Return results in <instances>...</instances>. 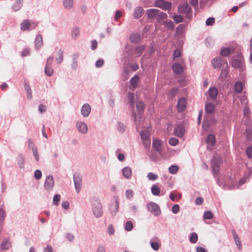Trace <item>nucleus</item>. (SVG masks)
<instances>
[{
  "instance_id": "35",
  "label": "nucleus",
  "mask_w": 252,
  "mask_h": 252,
  "mask_svg": "<svg viewBox=\"0 0 252 252\" xmlns=\"http://www.w3.org/2000/svg\"><path fill=\"white\" fill-rule=\"evenodd\" d=\"M130 40L134 43H137L140 41V36L138 33H133L131 34Z\"/></svg>"
},
{
  "instance_id": "39",
  "label": "nucleus",
  "mask_w": 252,
  "mask_h": 252,
  "mask_svg": "<svg viewBox=\"0 0 252 252\" xmlns=\"http://www.w3.org/2000/svg\"><path fill=\"white\" fill-rule=\"evenodd\" d=\"M24 88L27 92V96L30 99L32 97V90L31 89L29 84L26 82H24Z\"/></svg>"
},
{
  "instance_id": "17",
  "label": "nucleus",
  "mask_w": 252,
  "mask_h": 252,
  "mask_svg": "<svg viewBox=\"0 0 252 252\" xmlns=\"http://www.w3.org/2000/svg\"><path fill=\"white\" fill-rule=\"evenodd\" d=\"M174 134L178 137H182L185 133L184 126L181 125H177L174 130Z\"/></svg>"
},
{
  "instance_id": "46",
  "label": "nucleus",
  "mask_w": 252,
  "mask_h": 252,
  "mask_svg": "<svg viewBox=\"0 0 252 252\" xmlns=\"http://www.w3.org/2000/svg\"><path fill=\"white\" fill-rule=\"evenodd\" d=\"M45 73L48 76H51L54 72V70L52 66H45Z\"/></svg>"
},
{
  "instance_id": "50",
  "label": "nucleus",
  "mask_w": 252,
  "mask_h": 252,
  "mask_svg": "<svg viewBox=\"0 0 252 252\" xmlns=\"http://www.w3.org/2000/svg\"><path fill=\"white\" fill-rule=\"evenodd\" d=\"M169 144L173 146L177 145L179 143V140L175 137H171L169 139Z\"/></svg>"
},
{
  "instance_id": "51",
  "label": "nucleus",
  "mask_w": 252,
  "mask_h": 252,
  "mask_svg": "<svg viewBox=\"0 0 252 252\" xmlns=\"http://www.w3.org/2000/svg\"><path fill=\"white\" fill-rule=\"evenodd\" d=\"M213 213L211 211H208L204 212L203 217L206 220H209L213 219Z\"/></svg>"
},
{
  "instance_id": "44",
  "label": "nucleus",
  "mask_w": 252,
  "mask_h": 252,
  "mask_svg": "<svg viewBox=\"0 0 252 252\" xmlns=\"http://www.w3.org/2000/svg\"><path fill=\"white\" fill-rule=\"evenodd\" d=\"M58 54L59 57L56 58V61L58 64H60L63 61V52L62 49H60L59 50Z\"/></svg>"
},
{
  "instance_id": "4",
  "label": "nucleus",
  "mask_w": 252,
  "mask_h": 252,
  "mask_svg": "<svg viewBox=\"0 0 252 252\" xmlns=\"http://www.w3.org/2000/svg\"><path fill=\"white\" fill-rule=\"evenodd\" d=\"M155 6L163 10H170L172 3L164 0H157L155 1Z\"/></svg>"
},
{
  "instance_id": "63",
  "label": "nucleus",
  "mask_w": 252,
  "mask_h": 252,
  "mask_svg": "<svg viewBox=\"0 0 252 252\" xmlns=\"http://www.w3.org/2000/svg\"><path fill=\"white\" fill-rule=\"evenodd\" d=\"M215 23V19L214 18L209 17L206 21V24L207 26L212 25Z\"/></svg>"
},
{
  "instance_id": "64",
  "label": "nucleus",
  "mask_w": 252,
  "mask_h": 252,
  "mask_svg": "<svg viewBox=\"0 0 252 252\" xmlns=\"http://www.w3.org/2000/svg\"><path fill=\"white\" fill-rule=\"evenodd\" d=\"M178 92V89L177 88H173L170 91L169 94L171 96H174L177 94Z\"/></svg>"
},
{
  "instance_id": "1",
  "label": "nucleus",
  "mask_w": 252,
  "mask_h": 252,
  "mask_svg": "<svg viewBox=\"0 0 252 252\" xmlns=\"http://www.w3.org/2000/svg\"><path fill=\"white\" fill-rule=\"evenodd\" d=\"M146 14L149 19L156 18L158 22H160L167 17V15L158 9L151 8L147 10Z\"/></svg>"
},
{
  "instance_id": "32",
  "label": "nucleus",
  "mask_w": 252,
  "mask_h": 252,
  "mask_svg": "<svg viewBox=\"0 0 252 252\" xmlns=\"http://www.w3.org/2000/svg\"><path fill=\"white\" fill-rule=\"evenodd\" d=\"M231 65L235 68H241L242 66V61L239 59H234L231 61Z\"/></svg>"
},
{
  "instance_id": "8",
  "label": "nucleus",
  "mask_w": 252,
  "mask_h": 252,
  "mask_svg": "<svg viewBox=\"0 0 252 252\" xmlns=\"http://www.w3.org/2000/svg\"><path fill=\"white\" fill-rule=\"evenodd\" d=\"M134 94L133 93H128V102L131 109V112L132 117L135 122L136 121L137 115L135 112H134Z\"/></svg>"
},
{
  "instance_id": "9",
  "label": "nucleus",
  "mask_w": 252,
  "mask_h": 252,
  "mask_svg": "<svg viewBox=\"0 0 252 252\" xmlns=\"http://www.w3.org/2000/svg\"><path fill=\"white\" fill-rule=\"evenodd\" d=\"M75 126L79 132L82 134H86L88 132V127L84 122L78 121L76 123Z\"/></svg>"
},
{
  "instance_id": "47",
  "label": "nucleus",
  "mask_w": 252,
  "mask_h": 252,
  "mask_svg": "<svg viewBox=\"0 0 252 252\" xmlns=\"http://www.w3.org/2000/svg\"><path fill=\"white\" fill-rule=\"evenodd\" d=\"M179 170V167L177 165H171L169 168V172L172 174H176Z\"/></svg>"
},
{
  "instance_id": "18",
  "label": "nucleus",
  "mask_w": 252,
  "mask_h": 252,
  "mask_svg": "<svg viewBox=\"0 0 252 252\" xmlns=\"http://www.w3.org/2000/svg\"><path fill=\"white\" fill-rule=\"evenodd\" d=\"M186 103L187 102L185 98L183 97L181 98L177 102V110L179 112L183 111L186 108Z\"/></svg>"
},
{
  "instance_id": "15",
  "label": "nucleus",
  "mask_w": 252,
  "mask_h": 252,
  "mask_svg": "<svg viewBox=\"0 0 252 252\" xmlns=\"http://www.w3.org/2000/svg\"><path fill=\"white\" fill-rule=\"evenodd\" d=\"M226 61H222L219 57L214 58L212 62V65L215 68H220L223 65H225V63Z\"/></svg>"
},
{
  "instance_id": "16",
  "label": "nucleus",
  "mask_w": 252,
  "mask_h": 252,
  "mask_svg": "<svg viewBox=\"0 0 252 252\" xmlns=\"http://www.w3.org/2000/svg\"><path fill=\"white\" fill-rule=\"evenodd\" d=\"M139 79V77L137 75H134L130 79L129 85V89L133 91L136 88Z\"/></svg>"
},
{
  "instance_id": "11",
  "label": "nucleus",
  "mask_w": 252,
  "mask_h": 252,
  "mask_svg": "<svg viewBox=\"0 0 252 252\" xmlns=\"http://www.w3.org/2000/svg\"><path fill=\"white\" fill-rule=\"evenodd\" d=\"M115 202L110 206V212L112 215H115L118 211L119 207V197L117 196H114Z\"/></svg>"
},
{
  "instance_id": "22",
  "label": "nucleus",
  "mask_w": 252,
  "mask_h": 252,
  "mask_svg": "<svg viewBox=\"0 0 252 252\" xmlns=\"http://www.w3.org/2000/svg\"><path fill=\"white\" fill-rule=\"evenodd\" d=\"M144 13V9L141 6L136 7L134 9V11L133 13V17L135 19L139 18L141 17Z\"/></svg>"
},
{
  "instance_id": "41",
  "label": "nucleus",
  "mask_w": 252,
  "mask_h": 252,
  "mask_svg": "<svg viewBox=\"0 0 252 252\" xmlns=\"http://www.w3.org/2000/svg\"><path fill=\"white\" fill-rule=\"evenodd\" d=\"M231 53V50L228 47H225L221 49L220 55L223 57H226Z\"/></svg>"
},
{
  "instance_id": "34",
  "label": "nucleus",
  "mask_w": 252,
  "mask_h": 252,
  "mask_svg": "<svg viewBox=\"0 0 252 252\" xmlns=\"http://www.w3.org/2000/svg\"><path fill=\"white\" fill-rule=\"evenodd\" d=\"M215 142L216 138L215 135L212 134L208 135L206 139L207 143L210 146H213Z\"/></svg>"
},
{
  "instance_id": "37",
  "label": "nucleus",
  "mask_w": 252,
  "mask_h": 252,
  "mask_svg": "<svg viewBox=\"0 0 252 252\" xmlns=\"http://www.w3.org/2000/svg\"><path fill=\"white\" fill-rule=\"evenodd\" d=\"M160 190L159 187L156 184L153 185L151 187L152 193L154 195H158L160 193Z\"/></svg>"
},
{
  "instance_id": "36",
  "label": "nucleus",
  "mask_w": 252,
  "mask_h": 252,
  "mask_svg": "<svg viewBox=\"0 0 252 252\" xmlns=\"http://www.w3.org/2000/svg\"><path fill=\"white\" fill-rule=\"evenodd\" d=\"M234 91L237 93H240L243 91V85L240 82H236L234 84Z\"/></svg>"
},
{
  "instance_id": "53",
  "label": "nucleus",
  "mask_w": 252,
  "mask_h": 252,
  "mask_svg": "<svg viewBox=\"0 0 252 252\" xmlns=\"http://www.w3.org/2000/svg\"><path fill=\"white\" fill-rule=\"evenodd\" d=\"M61 196L59 194H55L53 197V204L56 206H58L59 205V202L60 200Z\"/></svg>"
},
{
  "instance_id": "61",
  "label": "nucleus",
  "mask_w": 252,
  "mask_h": 252,
  "mask_svg": "<svg viewBox=\"0 0 252 252\" xmlns=\"http://www.w3.org/2000/svg\"><path fill=\"white\" fill-rule=\"evenodd\" d=\"M104 64V60L102 59L96 61L95 63V66L97 68L102 67Z\"/></svg>"
},
{
  "instance_id": "59",
  "label": "nucleus",
  "mask_w": 252,
  "mask_h": 252,
  "mask_svg": "<svg viewBox=\"0 0 252 252\" xmlns=\"http://www.w3.org/2000/svg\"><path fill=\"white\" fill-rule=\"evenodd\" d=\"M32 152H33V156H34V158H35V159L38 161H39V156H38V151H37V148H32Z\"/></svg>"
},
{
  "instance_id": "23",
  "label": "nucleus",
  "mask_w": 252,
  "mask_h": 252,
  "mask_svg": "<svg viewBox=\"0 0 252 252\" xmlns=\"http://www.w3.org/2000/svg\"><path fill=\"white\" fill-rule=\"evenodd\" d=\"M145 50V46L144 45H140L137 46L134 49H133L134 54L135 57H140L143 52Z\"/></svg>"
},
{
  "instance_id": "42",
  "label": "nucleus",
  "mask_w": 252,
  "mask_h": 252,
  "mask_svg": "<svg viewBox=\"0 0 252 252\" xmlns=\"http://www.w3.org/2000/svg\"><path fill=\"white\" fill-rule=\"evenodd\" d=\"M117 130L121 133H124L126 129V126L121 122H118L117 125Z\"/></svg>"
},
{
  "instance_id": "55",
  "label": "nucleus",
  "mask_w": 252,
  "mask_h": 252,
  "mask_svg": "<svg viewBox=\"0 0 252 252\" xmlns=\"http://www.w3.org/2000/svg\"><path fill=\"white\" fill-rule=\"evenodd\" d=\"M150 245L152 248L155 251H158L159 249V245L157 242L150 241Z\"/></svg>"
},
{
  "instance_id": "24",
  "label": "nucleus",
  "mask_w": 252,
  "mask_h": 252,
  "mask_svg": "<svg viewBox=\"0 0 252 252\" xmlns=\"http://www.w3.org/2000/svg\"><path fill=\"white\" fill-rule=\"evenodd\" d=\"M11 247V242L8 239H4L1 243V248L3 250H8Z\"/></svg>"
},
{
  "instance_id": "48",
  "label": "nucleus",
  "mask_w": 252,
  "mask_h": 252,
  "mask_svg": "<svg viewBox=\"0 0 252 252\" xmlns=\"http://www.w3.org/2000/svg\"><path fill=\"white\" fill-rule=\"evenodd\" d=\"M80 34V30L78 28H75L72 31V37L74 39L77 38Z\"/></svg>"
},
{
  "instance_id": "12",
  "label": "nucleus",
  "mask_w": 252,
  "mask_h": 252,
  "mask_svg": "<svg viewBox=\"0 0 252 252\" xmlns=\"http://www.w3.org/2000/svg\"><path fill=\"white\" fill-rule=\"evenodd\" d=\"M162 141L161 140L157 139H153L152 147L159 154L161 153L162 151Z\"/></svg>"
},
{
  "instance_id": "45",
  "label": "nucleus",
  "mask_w": 252,
  "mask_h": 252,
  "mask_svg": "<svg viewBox=\"0 0 252 252\" xmlns=\"http://www.w3.org/2000/svg\"><path fill=\"white\" fill-rule=\"evenodd\" d=\"M212 164H217L220 166L222 162V158L219 156L214 157L211 160Z\"/></svg>"
},
{
  "instance_id": "62",
  "label": "nucleus",
  "mask_w": 252,
  "mask_h": 252,
  "mask_svg": "<svg viewBox=\"0 0 252 252\" xmlns=\"http://www.w3.org/2000/svg\"><path fill=\"white\" fill-rule=\"evenodd\" d=\"M246 153L249 158H252V146H249L247 148Z\"/></svg>"
},
{
  "instance_id": "25",
  "label": "nucleus",
  "mask_w": 252,
  "mask_h": 252,
  "mask_svg": "<svg viewBox=\"0 0 252 252\" xmlns=\"http://www.w3.org/2000/svg\"><path fill=\"white\" fill-rule=\"evenodd\" d=\"M205 112L208 114H213L215 110V106L213 103H206L205 106Z\"/></svg>"
},
{
  "instance_id": "29",
  "label": "nucleus",
  "mask_w": 252,
  "mask_h": 252,
  "mask_svg": "<svg viewBox=\"0 0 252 252\" xmlns=\"http://www.w3.org/2000/svg\"><path fill=\"white\" fill-rule=\"evenodd\" d=\"M23 0H17L13 4L12 8L14 11L20 10L23 6Z\"/></svg>"
},
{
  "instance_id": "54",
  "label": "nucleus",
  "mask_w": 252,
  "mask_h": 252,
  "mask_svg": "<svg viewBox=\"0 0 252 252\" xmlns=\"http://www.w3.org/2000/svg\"><path fill=\"white\" fill-rule=\"evenodd\" d=\"M42 177V172L40 170L37 169L34 172V177L36 180H39Z\"/></svg>"
},
{
  "instance_id": "56",
  "label": "nucleus",
  "mask_w": 252,
  "mask_h": 252,
  "mask_svg": "<svg viewBox=\"0 0 252 252\" xmlns=\"http://www.w3.org/2000/svg\"><path fill=\"white\" fill-rule=\"evenodd\" d=\"M173 19L176 23H179L183 21V18L180 15H176L173 16Z\"/></svg>"
},
{
  "instance_id": "27",
  "label": "nucleus",
  "mask_w": 252,
  "mask_h": 252,
  "mask_svg": "<svg viewBox=\"0 0 252 252\" xmlns=\"http://www.w3.org/2000/svg\"><path fill=\"white\" fill-rule=\"evenodd\" d=\"M215 123V119L214 118H211L210 120H207L206 118H204L202 127L204 129H206L208 128L209 126Z\"/></svg>"
},
{
  "instance_id": "33",
  "label": "nucleus",
  "mask_w": 252,
  "mask_h": 252,
  "mask_svg": "<svg viewBox=\"0 0 252 252\" xmlns=\"http://www.w3.org/2000/svg\"><path fill=\"white\" fill-rule=\"evenodd\" d=\"M17 161L20 168H23L24 167L25 158L23 155H20L18 156L17 158Z\"/></svg>"
},
{
  "instance_id": "19",
  "label": "nucleus",
  "mask_w": 252,
  "mask_h": 252,
  "mask_svg": "<svg viewBox=\"0 0 252 252\" xmlns=\"http://www.w3.org/2000/svg\"><path fill=\"white\" fill-rule=\"evenodd\" d=\"M43 45V39L42 35L40 34H38L34 40V46L36 50L39 49Z\"/></svg>"
},
{
  "instance_id": "10",
  "label": "nucleus",
  "mask_w": 252,
  "mask_h": 252,
  "mask_svg": "<svg viewBox=\"0 0 252 252\" xmlns=\"http://www.w3.org/2000/svg\"><path fill=\"white\" fill-rule=\"evenodd\" d=\"M73 181L75 185V188L77 193L79 192L82 185V177L78 174H74L73 175Z\"/></svg>"
},
{
  "instance_id": "20",
  "label": "nucleus",
  "mask_w": 252,
  "mask_h": 252,
  "mask_svg": "<svg viewBox=\"0 0 252 252\" xmlns=\"http://www.w3.org/2000/svg\"><path fill=\"white\" fill-rule=\"evenodd\" d=\"M172 68L173 71L178 75L182 74L184 70L183 67L178 63H174L172 64Z\"/></svg>"
},
{
  "instance_id": "52",
  "label": "nucleus",
  "mask_w": 252,
  "mask_h": 252,
  "mask_svg": "<svg viewBox=\"0 0 252 252\" xmlns=\"http://www.w3.org/2000/svg\"><path fill=\"white\" fill-rule=\"evenodd\" d=\"M147 178L150 181H155L158 178V175L153 173L152 172L149 173L147 175Z\"/></svg>"
},
{
  "instance_id": "40",
  "label": "nucleus",
  "mask_w": 252,
  "mask_h": 252,
  "mask_svg": "<svg viewBox=\"0 0 252 252\" xmlns=\"http://www.w3.org/2000/svg\"><path fill=\"white\" fill-rule=\"evenodd\" d=\"M136 106L137 111L139 113H141L144 111V104L143 102L138 101L136 102Z\"/></svg>"
},
{
  "instance_id": "31",
  "label": "nucleus",
  "mask_w": 252,
  "mask_h": 252,
  "mask_svg": "<svg viewBox=\"0 0 252 252\" xmlns=\"http://www.w3.org/2000/svg\"><path fill=\"white\" fill-rule=\"evenodd\" d=\"M208 92L210 96L212 99H215L217 98L218 94V91L216 88L214 87L210 88Z\"/></svg>"
},
{
  "instance_id": "58",
  "label": "nucleus",
  "mask_w": 252,
  "mask_h": 252,
  "mask_svg": "<svg viewBox=\"0 0 252 252\" xmlns=\"http://www.w3.org/2000/svg\"><path fill=\"white\" fill-rule=\"evenodd\" d=\"M219 166L217 164H212L213 173L215 175L218 174L219 171Z\"/></svg>"
},
{
  "instance_id": "26",
  "label": "nucleus",
  "mask_w": 252,
  "mask_h": 252,
  "mask_svg": "<svg viewBox=\"0 0 252 252\" xmlns=\"http://www.w3.org/2000/svg\"><path fill=\"white\" fill-rule=\"evenodd\" d=\"M79 55L77 53H74L72 55V63L71 64L72 69L75 70L78 67V62L77 58H78Z\"/></svg>"
},
{
  "instance_id": "49",
  "label": "nucleus",
  "mask_w": 252,
  "mask_h": 252,
  "mask_svg": "<svg viewBox=\"0 0 252 252\" xmlns=\"http://www.w3.org/2000/svg\"><path fill=\"white\" fill-rule=\"evenodd\" d=\"M133 227V225L131 221H127L125 225V229L127 231H131Z\"/></svg>"
},
{
  "instance_id": "43",
  "label": "nucleus",
  "mask_w": 252,
  "mask_h": 252,
  "mask_svg": "<svg viewBox=\"0 0 252 252\" xmlns=\"http://www.w3.org/2000/svg\"><path fill=\"white\" fill-rule=\"evenodd\" d=\"M163 25L166 28L170 30H173L174 24L171 20H166L163 22Z\"/></svg>"
},
{
  "instance_id": "28",
  "label": "nucleus",
  "mask_w": 252,
  "mask_h": 252,
  "mask_svg": "<svg viewBox=\"0 0 252 252\" xmlns=\"http://www.w3.org/2000/svg\"><path fill=\"white\" fill-rule=\"evenodd\" d=\"M123 176L126 179H129L131 176V170L129 167H125L122 170Z\"/></svg>"
},
{
  "instance_id": "7",
  "label": "nucleus",
  "mask_w": 252,
  "mask_h": 252,
  "mask_svg": "<svg viewBox=\"0 0 252 252\" xmlns=\"http://www.w3.org/2000/svg\"><path fill=\"white\" fill-rule=\"evenodd\" d=\"M148 210L154 216H158L160 214V210L158 204L154 202H150L147 205Z\"/></svg>"
},
{
  "instance_id": "57",
  "label": "nucleus",
  "mask_w": 252,
  "mask_h": 252,
  "mask_svg": "<svg viewBox=\"0 0 252 252\" xmlns=\"http://www.w3.org/2000/svg\"><path fill=\"white\" fill-rule=\"evenodd\" d=\"M233 237H234V239L235 240V242L236 243V244L238 247H240L241 246L240 240L238 235L236 233H233Z\"/></svg>"
},
{
  "instance_id": "14",
  "label": "nucleus",
  "mask_w": 252,
  "mask_h": 252,
  "mask_svg": "<svg viewBox=\"0 0 252 252\" xmlns=\"http://www.w3.org/2000/svg\"><path fill=\"white\" fill-rule=\"evenodd\" d=\"M91 111V107L89 103L84 104L81 108V115L84 117H88Z\"/></svg>"
},
{
  "instance_id": "6",
  "label": "nucleus",
  "mask_w": 252,
  "mask_h": 252,
  "mask_svg": "<svg viewBox=\"0 0 252 252\" xmlns=\"http://www.w3.org/2000/svg\"><path fill=\"white\" fill-rule=\"evenodd\" d=\"M178 12L180 13L185 14L187 18L189 17V14L192 12L191 7L187 2L180 5L178 6Z\"/></svg>"
},
{
  "instance_id": "13",
  "label": "nucleus",
  "mask_w": 252,
  "mask_h": 252,
  "mask_svg": "<svg viewBox=\"0 0 252 252\" xmlns=\"http://www.w3.org/2000/svg\"><path fill=\"white\" fill-rule=\"evenodd\" d=\"M228 73V66L227 61L225 62V65H224L221 70L220 74L219 76V79L223 81L227 79Z\"/></svg>"
},
{
  "instance_id": "60",
  "label": "nucleus",
  "mask_w": 252,
  "mask_h": 252,
  "mask_svg": "<svg viewBox=\"0 0 252 252\" xmlns=\"http://www.w3.org/2000/svg\"><path fill=\"white\" fill-rule=\"evenodd\" d=\"M180 209V207L178 204H174L172 207V212L173 214H177Z\"/></svg>"
},
{
  "instance_id": "38",
  "label": "nucleus",
  "mask_w": 252,
  "mask_h": 252,
  "mask_svg": "<svg viewBox=\"0 0 252 252\" xmlns=\"http://www.w3.org/2000/svg\"><path fill=\"white\" fill-rule=\"evenodd\" d=\"M189 241L191 243L195 244L198 241V235L196 233L192 232L189 235Z\"/></svg>"
},
{
  "instance_id": "2",
  "label": "nucleus",
  "mask_w": 252,
  "mask_h": 252,
  "mask_svg": "<svg viewBox=\"0 0 252 252\" xmlns=\"http://www.w3.org/2000/svg\"><path fill=\"white\" fill-rule=\"evenodd\" d=\"M92 211L95 217L98 218L103 214L102 206L98 201L94 202L93 204Z\"/></svg>"
},
{
  "instance_id": "30",
  "label": "nucleus",
  "mask_w": 252,
  "mask_h": 252,
  "mask_svg": "<svg viewBox=\"0 0 252 252\" xmlns=\"http://www.w3.org/2000/svg\"><path fill=\"white\" fill-rule=\"evenodd\" d=\"M31 23L28 20H24L21 24V30L22 31L30 30Z\"/></svg>"
},
{
  "instance_id": "3",
  "label": "nucleus",
  "mask_w": 252,
  "mask_h": 252,
  "mask_svg": "<svg viewBox=\"0 0 252 252\" xmlns=\"http://www.w3.org/2000/svg\"><path fill=\"white\" fill-rule=\"evenodd\" d=\"M55 185V180L52 175H49L46 176L45 180L44 187L46 190L50 192L53 190Z\"/></svg>"
},
{
  "instance_id": "21",
  "label": "nucleus",
  "mask_w": 252,
  "mask_h": 252,
  "mask_svg": "<svg viewBox=\"0 0 252 252\" xmlns=\"http://www.w3.org/2000/svg\"><path fill=\"white\" fill-rule=\"evenodd\" d=\"M63 7L68 10L73 8L74 4V0H63Z\"/></svg>"
},
{
  "instance_id": "5",
  "label": "nucleus",
  "mask_w": 252,
  "mask_h": 252,
  "mask_svg": "<svg viewBox=\"0 0 252 252\" xmlns=\"http://www.w3.org/2000/svg\"><path fill=\"white\" fill-rule=\"evenodd\" d=\"M140 137L146 148H150L151 141L150 134L147 130L144 129L140 132Z\"/></svg>"
}]
</instances>
